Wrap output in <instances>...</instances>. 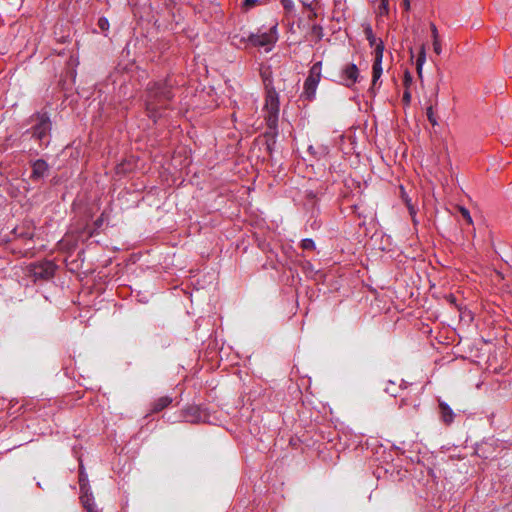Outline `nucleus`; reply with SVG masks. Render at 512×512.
<instances>
[{"label": "nucleus", "mask_w": 512, "mask_h": 512, "mask_svg": "<svg viewBox=\"0 0 512 512\" xmlns=\"http://www.w3.org/2000/svg\"><path fill=\"white\" fill-rule=\"evenodd\" d=\"M281 3L283 7L288 11L292 10L294 7L293 0H281Z\"/></svg>", "instance_id": "obj_24"}, {"label": "nucleus", "mask_w": 512, "mask_h": 512, "mask_svg": "<svg viewBox=\"0 0 512 512\" xmlns=\"http://www.w3.org/2000/svg\"><path fill=\"white\" fill-rule=\"evenodd\" d=\"M364 34L366 36V39L368 40L369 42V45L371 47H374V49L376 48L377 44H378V41L380 39H377L373 33V30L371 28L370 25H367L365 28H364Z\"/></svg>", "instance_id": "obj_15"}, {"label": "nucleus", "mask_w": 512, "mask_h": 512, "mask_svg": "<svg viewBox=\"0 0 512 512\" xmlns=\"http://www.w3.org/2000/svg\"><path fill=\"white\" fill-rule=\"evenodd\" d=\"M340 84L346 88H352L360 79V71L356 64H345L340 71Z\"/></svg>", "instance_id": "obj_6"}, {"label": "nucleus", "mask_w": 512, "mask_h": 512, "mask_svg": "<svg viewBox=\"0 0 512 512\" xmlns=\"http://www.w3.org/2000/svg\"><path fill=\"white\" fill-rule=\"evenodd\" d=\"M322 77V61L314 63L310 70L308 77L306 78L303 86V96L312 101L315 99L316 90Z\"/></svg>", "instance_id": "obj_4"}, {"label": "nucleus", "mask_w": 512, "mask_h": 512, "mask_svg": "<svg viewBox=\"0 0 512 512\" xmlns=\"http://www.w3.org/2000/svg\"><path fill=\"white\" fill-rule=\"evenodd\" d=\"M29 270L34 281H48L54 277L56 265L52 261L46 260L31 264Z\"/></svg>", "instance_id": "obj_5"}, {"label": "nucleus", "mask_w": 512, "mask_h": 512, "mask_svg": "<svg viewBox=\"0 0 512 512\" xmlns=\"http://www.w3.org/2000/svg\"><path fill=\"white\" fill-rule=\"evenodd\" d=\"M173 402L172 397L162 396L151 403V412L158 413L167 408Z\"/></svg>", "instance_id": "obj_12"}, {"label": "nucleus", "mask_w": 512, "mask_h": 512, "mask_svg": "<svg viewBox=\"0 0 512 512\" xmlns=\"http://www.w3.org/2000/svg\"><path fill=\"white\" fill-rule=\"evenodd\" d=\"M412 83H413V77H412L411 73L408 70H406L404 72V78H403V85H404L405 89H409L410 86L412 85Z\"/></svg>", "instance_id": "obj_19"}, {"label": "nucleus", "mask_w": 512, "mask_h": 512, "mask_svg": "<svg viewBox=\"0 0 512 512\" xmlns=\"http://www.w3.org/2000/svg\"><path fill=\"white\" fill-rule=\"evenodd\" d=\"M410 52H411V58H413V57H414V54H413L412 49L410 50Z\"/></svg>", "instance_id": "obj_30"}, {"label": "nucleus", "mask_w": 512, "mask_h": 512, "mask_svg": "<svg viewBox=\"0 0 512 512\" xmlns=\"http://www.w3.org/2000/svg\"><path fill=\"white\" fill-rule=\"evenodd\" d=\"M384 43L382 40L378 41V44L374 50V63L372 66V87L371 90L374 89V87L377 84V81L380 79L383 69H382V59H383V53H384Z\"/></svg>", "instance_id": "obj_7"}, {"label": "nucleus", "mask_w": 512, "mask_h": 512, "mask_svg": "<svg viewBox=\"0 0 512 512\" xmlns=\"http://www.w3.org/2000/svg\"><path fill=\"white\" fill-rule=\"evenodd\" d=\"M279 95L273 87L267 88L263 108L264 119L269 129L276 131L279 117Z\"/></svg>", "instance_id": "obj_2"}, {"label": "nucleus", "mask_w": 512, "mask_h": 512, "mask_svg": "<svg viewBox=\"0 0 512 512\" xmlns=\"http://www.w3.org/2000/svg\"><path fill=\"white\" fill-rule=\"evenodd\" d=\"M49 170V165L43 159H38L32 164V174L31 178L33 180H38L43 178Z\"/></svg>", "instance_id": "obj_9"}, {"label": "nucleus", "mask_w": 512, "mask_h": 512, "mask_svg": "<svg viewBox=\"0 0 512 512\" xmlns=\"http://www.w3.org/2000/svg\"><path fill=\"white\" fill-rule=\"evenodd\" d=\"M31 122L34 125L31 128L32 137L47 146L49 144V136L52 129V123L46 112H37L31 116Z\"/></svg>", "instance_id": "obj_3"}, {"label": "nucleus", "mask_w": 512, "mask_h": 512, "mask_svg": "<svg viewBox=\"0 0 512 512\" xmlns=\"http://www.w3.org/2000/svg\"><path fill=\"white\" fill-rule=\"evenodd\" d=\"M403 102L405 104H410L411 102V93L409 91V89H405L404 93H403V98H402Z\"/></svg>", "instance_id": "obj_25"}, {"label": "nucleus", "mask_w": 512, "mask_h": 512, "mask_svg": "<svg viewBox=\"0 0 512 512\" xmlns=\"http://www.w3.org/2000/svg\"><path fill=\"white\" fill-rule=\"evenodd\" d=\"M458 210L461 213L462 217L467 221L468 224H472L473 223L472 217H471L470 212L468 211V209H466L463 206H460L458 208Z\"/></svg>", "instance_id": "obj_21"}, {"label": "nucleus", "mask_w": 512, "mask_h": 512, "mask_svg": "<svg viewBox=\"0 0 512 512\" xmlns=\"http://www.w3.org/2000/svg\"><path fill=\"white\" fill-rule=\"evenodd\" d=\"M301 247L304 250H314L315 249V243L312 239L306 238L301 241Z\"/></svg>", "instance_id": "obj_20"}, {"label": "nucleus", "mask_w": 512, "mask_h": 512, "mask_svg": "<svg viewBox=\"0 0 512 512\" xmlns=\"http://www.w3.org/2000/svg\"><path fill=\"white\" fill-rule=\"evenodd\" d=\"M430 29L433 39V50L437 55H440L442 53V45L439 39L438 29L434 23H430Z\"/></svg>", "instance_id": "obj_13"}, {"label": "nucleus", "mask_w": 512, "mask_h": 512, "mask_svg": "<svg viewBox=\"0 0 512 512\" xmlns=\"http://www.w3.org/2000/svg\"><path fill=\"white\" fill-rule=\"evenodd\" d=\"M258 3V0H244L243 7L245 9H251Z\"/></svg>", "instance_id": "obj_23"}, {"label": "nucleus", "mask_w": 512, "mask_h": 512, "mask_svg": "<svg viewBox=\"0 0 512 512\" xmlns=\"http://www.w3.org/2000/svg\"><path fill=\"white\" fill-rule=\"evenodd\" d=\"M248 40L255 47L271 46L277 40L276 25L273 26L269 32H264L261 34H250L248 36Z\"/></svg>", "instance_id": "obj_8"}, {"label": "nucleus", "mask_w": 512, "mask_h": 512, "mask_svg": "<svg viewBox=\"0 0 512 512\" xmlns=\"http://www.w3.org/2000/svg\"><path fill=\"white\" fill-rule=\"evenodd\" d=\"M426 115H427L428 121L431 123L432 126L438 125L437 117L434 113L432 104L426 108Z\"/></svg>", "instance_id": "obj_17"}, {"label": "nucleus", "mask_w": 512, "mask_h": 512, "mask_svg": "<svg viewBox=\"0 0 512 512\" xmlns=\"http://www.w3.org/2000/svg\"><path fill=\"white\" fill-rule=\"evenodd\" d=\"M438 91H439V88L437 87L436 90H435V97L437 98V95H438Z\"/></svg>", "instance_id": "obj_29"}, {"label": "nucleus", "mask_w": 512, "mask_h": 512, "mask_svg": "<svg viewBox=\"0 0 512 512\" xmlns=\"http://www.w3.org/2000/svg\"><path fill=\"white\" fill-rule=\"evenodd\" d=\"M80 493L89 492L87 476L81 471L79 474Z\"/></svg>", "instance_id": "obj_16"}, {"label": "nucleus", "mask_w": 512, "mask_h": 512, "mask_svg": "<svg viewBox=\"0 0 512 512\" xmlns=\"http://www.w3.org/2000/svg\"><path fill=\"white\" fill-rule=\"evenodd\" d=\"M80 501H81L83 508L87 512H100V510L98 509V507L94 501V497L90 490H89V492L81 493Z\"/></svg>", "instance_id": "obj_10"}, {"label": "nucleus", "mask_w": 512, "mask_h": 512, "mask_svg": "<svg viewBox=\"0 0 512 512\" xmlns=\"http://www.w3.org/2000/svg\"><path fill=\"white\" fill-rule=\"evenodd\" d=\"M173 98L172 85L167 80L150 82L144 94L145 109L154 122L161 117L162 111L169 107Z\"/></svg>", "instance_id": "obj_1"}, {"label": "nucleus", "mask_w": 512, "mask_h": 512, "mask_svg": "<svg viewBox=\"0 0 512 512\" xmlns=\"http://www.w3.org/2000/svg\"><path fill=\"white\" fill-rule=\"evenodd\" d=\"M312 34L316 36V40L320 41L323 37V28L320 25H313L311 28Z\"/></svg>", "instance_id": "obj_18"}, {"label": "nucleus", "mask_w": 512, "mask_h": 512, "mask_svg": "<svg viewBox=\"0 0 512 512\" xmlns=\"http://www.w3.org/2000/svg\"><path fill=\"white\" fill-rule=\"evenodd\" d=\"M379 9L382 13H388V0H380Z\"/></svg>", "instance_id": "obj_26"}, {"label": "nucleus", "mask_w": 512, "mask_h": 512, "mask_svg": "<svg viewBox=\"0 0 512 512\" xmlns=\"http://www.w3.org/2000/svg\"><path fill=\"white\" fill-rule=\"evenodd\" d=\"M406 204H407V206H408V209H409V211H410V214H411V215H414V214H415L414 207L410 204V202H409L408 200L406 201Z\"/></svg>", "instance_id": "obj_27"}, {"label": "nucleus", "mask_w": 512, "mask_h": 512, "mask_svg": "<svg viewBox=\"0 0 512 512\" xmlns=\"http://www.w3.org/2000/svg\"><path fill=\"white\" fill-rule=\"evenodd\" d=\"M425 61H426V49H425V45H422L420 48L417 60H416V70H417V75L420 78V80H422V77H423V65H424Z\"/></svg>", "instance_id": "obj_14"}, {"label": "nucleus", "mask_w": 512, "mask_h": 512, "mask_svg": "<svg viewBox=\"0 0 512 512\" xmlns=\"http://www.w3.org/2000/svg\"><path fill=\"white\" fill-rule=\"evenodd\" d=\"M404 7H405L406 10L410 9V2H409V0H404Z\"/></svg>", "instance_id": "obj_28"}, {"label": "nucleus", "mask_w": 512, "mask_h": 512, "mask_svg": "<svg viewBox=\"0 0 512 512\" xmlns=\"http://www.w3.org/2000/svg\"><path fill=\"white\" fill-rule=\"evenodd\" d=\"M98 26L100 27L101 30L105 31L109 27V22L106 18L102 17L98 21Z\"/></svg>", "instance_id": "obj_22"}, {"label": "nucleus", "mask_w": 512, "mask_h": 512, "mask_svg": "<svg viewBox=\"0 0 512 512\" xmlns=\"http://www.w3.org/2000/svg\"><path fill=\"white\" fill-rule=\"evenodd\" d=\"M439 413H440V416H441V420L449 425L451 424L453 421H454V412L453 410L450 408V406L443 402V401H439Z\"/></svg>", "instance_id": "obj_11"}]
</instances>
